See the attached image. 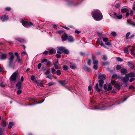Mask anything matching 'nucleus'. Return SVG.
I'll list each match as a JSON object with an SVG mask.
<instances>
[{
    "mask_svg": "<svg viewBox=\"0 0 135 135\" xmlns=\"http://www.w3.org/2000/svg\"><path fill=\"white\" fill-rule=\"evenodd\" d=\"M115 86L116 88H117L118 90H120V87L119 84H116Z\"/></svg>",
    "mask_w": 135,
    "mask_h": 135,
    "instance_id": "nucleus-38",
    "label": "nucleus"
},
{
    "mask_svg": "<svg viewBox=\"0 0 135 135\" xmlns=\"http://www.w3.org/2000/svg\"><path fill=\"white\" fill-rule=\"evenodd\" d=\"M130 34V32H128L126 34L125 37L126 39H127L129 38V36Z\"/></svg>",
    "mask_w": 135,
    "mask_h": 135,
    "instance_id": "nucleus-32",
    "label": "nucleus"
},
{
    "mask_svg": "<svg viewBox=\"0 0 135 135\" xmlns=\"http://www.w3.org/2000/svg\"><path fill=\"white\" fill-rule=\"evenodd\" d=\"M129 89H134V88L133 85H131L129 87Z\"/></svg>",
    "mask_w": 135,
    "mask_h": 135,
    "instance_id": "nucleus-58",
    "label": "nucleus"
},
{
    "mask_svg": "<svg viewBox=\"0 0 135 135\" xmlns=\"http://www.w3.org/2000/svg\"><path fill=\"white\" fill-rule=\"evenodd\" d=\"M104 88L105 91H107V86L105 84H104Z\"/></svg>",
    "mask_w": 135,
    "mask_h": 135,
    "instance_id": "nucleus-61",
    "label": "nucleus"
},
{
    "mask_svg": "<svg viewBox=\"0 0 135 135\" xmlns=\"http://www.w3.org/2000/svg\"><path fill=\"white\" fill-rule=\"evenodd\" d=\"M58 50L57 51V52L59 54H61L63 53L64 54H68L69 52L68 50L63 47H57Z\"/></svg>",
    "mask_w": 135,
    "mask_h": 135,
    "instance_id": "nucleus-3",
    "label": "nucleus"
},
{
    "mask_svg": "<svg viewBox=\"0 0 135 135\" xmlns=\"http://www.w3.org/2000/svg\"><path fill=\"white\" fill-rule=\"evenodd\" d=\"M5 130H3L1 128H0V135H3V132Z\"/></svg>",
    "mask_w": 135,
    "mask_h": 135,
    "instance_id": "nucleus-31",
    "label": "nucleus"
},
{
    "mask_svg": "<svg viewBox=\"0 0 135 135\" xmlns=\"http://www.w3.org/2000/svg\"><path fill=\"white\" fill-rule=\"evenodd\" d=\"M11 9V8L10 7H7L5 8V10L6 11H9Z\"/></svg>",
    "mask_w": 135,
    "mask_h": 135,
    "instance_id": "nucleus-63",
    "label": "nucleus"
},
{
    "mask_svg": "<svg viewBox=\"0 0 135 135\" xmlns=\"http://www.w3.org/2000/svg\"><path fill=\"white\" fill-rule=\"evenodd\" d=\"M121 73L123 74H124L127 72V71L126 69L124 68L121 69L120 70Z\"/></svg>",
    "mask_w": 135,
    "mask_h": 135,
    "instance_id": "nucleus-19",
    "label": "nucleus"
},
{
    "mask_svg": "<svg viewBox=\"0 0 135 135\" xmlns=\"http://www.w3.org/2000/svg\"><path fill=\"white\" fill-rule=\"evenodd\" d=\"M70 67L71 69L75 70L77 68V66L75 64L71 62H70Z\"/></svg>",
    "mask_w": 135,
    "mask_h": 135,
    "instance_id": "nucleus-9",
    "label": "nucleus"
},
{
    "mask_svg": "<svg viewBox=\"0 0 135 135\" xmlns=\"http://www.w3.org/2000/svg\"><path fill=\"white\" fill-rule=\"evenodd\" d=\"M7 124L8 123L5 121H2L1 122V125L3 127H5Z\"/></svg>",
    "mask_w": 135,
    "mask_h": 135,
    "instance_id": "nucleus-23",
    "label": "nucleus"
},
{
    "mask_svg": "<svg viewBox=\"0 0 135 135\" xmlns=\"http://www.w3.org/2000/svg\"><path fill=\"white\" fill-rule=\"evenodd\" d=\"M122 15H117L116 17L118 19H120L122 18Z\"/></svg>",
    "mask_w": 135,
    "mask_h": 135,
    "instance_id": "nucleus-51",
    "label": "nucleus"
},
{
    "mask_svg": "<svg viewBox=\"0 0 135 135\" xmlns=\"http://www.w3.org/2000/svg\"><path fill=\"white\" fill-rule=\"evenodd\" d=\"M56 50L54 49H52L49 50V52L48 53L49 55H51L54 53H56Z\"/></svg>",
    "mask_w": 135,
    "mask_h": 135,
    "instance_id": "nucleus-14",
    "label": "nucleus"
},
{
    "mask_svg": "<svg viewBox=\"0 0 135 135\" xmlns=\"http://www.w3.org/2000/svg\"><path fill=\"white\" fill-rule=\"evenodd\" d=\"M124 52L126 54H128V49L127 48H125L124 49Z\"/></svg>",
    "mask_w": 135,
    "mask_h": 135,
    "instance_id": "nucleus-39",
    "label": "nucleus"
},
{
    "mask_svg": "<svg viewBox=\"0 0 135 135\" xmlns=\"http://www.w3.org/2000/svg\"><path fill=\"white\" fill-rule=\"evenodd\" d=\"M7 55L1 53L0 55V59L1 60H5L7 57Z\"/></svg>",
    "mask_w": 135,
    "mask_h": 135,
    "instance_id": "nucleus-11",
    "label": "nucleus"
},
{
    "mask_svg": "<svg viewBox=\"0 0 135 135\" xmlns=\"http://www.w3.org/2000/svg\"><path fill=\"white\" fill-rule=\"evenodd\" d=\"M59 83L62 85H64L66 84L67 83V82L66 81L62 80V81H59Z\"/></svg>",
    "mask_w": 135,
    "mask_h": 135,
    "instance_id": "nucleus-18",
    "label": "nucleus"
},
{
    "mask_svg": "<svg viewBox=\"0 0 135 135\" xmlns=\"http://www.w3.org/2000/svg\"><path fill=\"white\" fill-rule=\"evenodd\" d=\"M116 59L118 61L121 62L123 61V60L120 57H117L116 58Z\"/></svg>",
    "mask_w": 135,
    "mask_h": 135,
    "instance_id": "nucleus-35",
    "label": "nucleus"
},
{
    "mask_svg": "<svg viewBox=\"0 0 135 135\" xmlns=\"http://www.w3.org/2000/svg\"><path fill=\"white\" fill-rule=\"evenodd\" d=\"M112 89V87L111 86V85L110 84H109L108 86V88H107V91H109L111 90Z\"/></svg>",
    "mask_w": 135,
    "mask_h": 135,
    "instance_id": "nucleus-29",
    "label": "nucleus"
},
{
    "mask_svg": "<svg viewBox=\"0 0 135 135\" xmlns=\"http://www.w3.org/2000/svg\"><path fill=\"white\" fill-rule=\"evenodd\" d=\"M99 79L100 80H103L105 79V75L104 74L99 75L98 77Z\"/></svg>",
    "mask_w": 135,
    "mask_h": 135,
    "instance_id": "nucleus-16",
    "label": "nucleus"
},
{
    "mask_svg": "<svg viewBox=\"0 0 135 135\" xmlns=\"http://www.w3.org/2000/svg\"><path fill=\"white\" fill-rule=\"evenodd\" d=\"M56 74L58 75H60L61 74V72L60 70H58L56 72Z\"/></svg>",
    "mask_w": 135,
    "mask_h": 135,
    "instance_id": "nucleus-36",
    "label": "nucleus"
},
{
    "mask_svg": "<svg viewBox=\"0 0 135 135\" xmlns=\"http://www.w3.org/2000/svg\"><path fill=\"white\" fill-rule=\"evenodd\" d=\"M55 84V83L54 82H50L48 84V85L49 86H51Z\"/></svg>",
    "mask_w": 135,
    "mask_h": 135,
    "instance_id": "nucleus-40",
    "label": "nucleus"
},
{
    "mask_svg": "<svg viewBox=\"0 0 135 135\" xmlns=\"http://www.w3.org/2000/svg\"><path fill=\"white\" fill-rule=\"evenodd\" d=\"M128 75L129 77H133L135 76V74L133 72H131L128 73V74H126V75L127 76Z\"/></svg>",
    "mask_w": 135,
    "mask_h": 135,
    "instance_id": "nucleus-17",
    "label": "nucleus"
},
{
    "mask_svg": "<svg viewBox=\"0 0 135 135\" xmlns=\"http://www.w3.org/2000/svg\"><path fill=\"white\" fill-rule=\"evenodd\" d=\"M132 22L131 20H127V22L128 24L131 25Z\"/></svg>",
    "mask_w": 135,
    "mask_h": 135,
    "instance_id": "nucleus-41",
    "label": "nucleus"
},
{
    "mask_svg": "<svg viewBox=\"0 0 135 135\" xmlns=\"http://www.w3.org/2000/svg\"><path fill=\"white\" fill-rule=\"evenodd\" d=\"M97 42L98 43H99L100 45L101 46H103L104 47H105V46L102 42L101 41H100L98 39L97 41Z\"/></svg>",
    "mask_w": 135,
    "mask_h": 135,
    "instance_id": "nucleus-27",
    "label": "nucleus"
},
{
    "mask_svg": "<svg viewBox=\"0 0 135 135\" xmlns=\"http://www.w3.org/2000/svg\"><path fill=\"white\" fill-rule=\"evenodd\" d=\"M121 68V66L119 65H117L116 67V69L117 70H119Z\"/></svg>",
    "mask_w": 135,
    "mask_h": 135,
    "instance_id": "nucleus-45",
    "label": "nucleus"
},
{
    "mask_svg": "<svg viewBox=\"0 0 135 135\" xmlns=\"http://www.w3.org/2000/svg\"><path fill=\"white\" fill-rule=\"evenodd\" d=\"M135 80V78H131L129 80V81L130 82H132L133 81H134Z\"/></svg>",
    "mask_w": 135,
    "mask_h": 135,
    "instance_id": "nucleus-60",
    "label": "nucleus"
},
{
    "mask_svg": "<svg viewBox=\"0 0 135 135\" xmlns=\"http://www.w3.org/2000/svg\"><path fill=\"white\" fill-rule=\"evenodd\" d=\"M41 63H39L38 64V66H37L38 68V69H40L41 67Z\"/></svg>",
    "mask_w": 135,
    "mask_h": 135,
    "instance_id": "nucleus-62",
    "label": "nucleus"
},
{
    "mask_svg": "<svg viewBox=\"0 0 135 135\" xmlns=\"http://www.w3.org/2000/svg\"><path fill=\"white\" fill-rule=\"evenodd\" d=\"M61 38L63 41L67 40L69 42H73L74 41V38L72 36H68L67 34L65 33L62 34L61 36Z\"/></svg>",
    "mask_w": 135,
    "mask_h": 135,
    "instance_id": "nucleus-2",
    "label": "nucleus"
},
{
    "mask_svg": "<svg viewBox=\"0 0 135 135\" xmlns=\"http://www.w3.org/2000/svg\"><path fill=\"white\" fill-rule=\"evenodd\" d=\"M108 38H103V41L104 42H107L108 41Z\"/></svg>",
    "mask_w": 135,
    "mask_h": 135,
    "instance_id": "nucleus-52",
    "label": "nucleus"
},
{
    "mask_svg": "<svg viewBox=\"0 0 135 135\" xmlns=\"http://www.w3.org/2000/svg\"><path fill=\"white\" fill-rule=\"evenodd\" d=\"M0 19H1L2 21L4 22L8 19V16L6 15L2 16L1 17H0Z\"/></svg>",
    "mask_w": 135,
    "mask_h": 135,
    "instance_id": "nucleus-10",
    "label": "nucleus"
},
{
    "mask_svg": "<svg viewBox=\"0 0 135 135\" xmlns=\"http://www.w3.org/2000/svg\"><path fill=\"white\" fill-rule=\"evenodd\" d=\"M95 89L98 92H99L100 91V89L98 88V84H97L95 87Z\"/></svg>",
    "mask_w": 135,
    "mask_h": 135,
    "instance_id": "nucleus-26",
    "label": "nucleus"
},
{
    "mask_svg": "<svg viewBox=\"0 0 135 135\" xmlns=\"http://www.w3.org/2000/svg\"><path fill=\"white\" fill-rule=\"evenodd\" d=\"M9 54L11 55L9 59V66L12 67L14 65L13 61L14 59V55L13 54V53L12 52H9Z\"/></svg>",
    "mask_w": 135,
    "mask_h": 135,
    "instance_id": "nucleus-4",
    "label": "nucleus"
},
{
    "mask_svg": "<svg viewBox=\"0 0 135 135\" xmlns=\"http://www.w3.org/2000/svg\"><path fill=\"white\" fill-rule=\"evenodd\" d=\"M127 7L125 6L123 7L121 9V12L123 13L126 12L127 11Z\"/></svg>",
    "mask_w": 135,
    "mask_h": 135,
    "instance_id": "nucleus-22",
    "label": "nucleus"
},
{
    "mask_svg": "<svg viewBox=\"0 0 135 135\" xmlns=\"http://www.w3.org/2000/svg\"><path fill=\"white\" fill-rule=\"evenodd\" d=\"M104 57L103 58V59L104 60H106L107 59V57L106 55H103Z\"/></svg>",
    "mask_w": 135,
    "mask_h": 135,
    "instance_id": "nucleus-53",
    "label": "nucleus"
},
{
    "mask_svg": "<svg viewBox=\"0 0 135 135\" xmlns=\"http://www.w3.org/2000/svg\"><path fill=\"white\" fill-rule=\"evenodd\" d=\"M46 78H48L51 80H52V76H51V75H50V74H49V75H47L46 76Z\"/></svg>",
    "mask_w": 135,
    "mask_h": 135,
    "instance_id": "nucleus-43",
    "label": "nucleus"
},
{
    "mask_svg": "<svg viewBox=\"0 0 135 135\" xmlns=\"http://www.w3.org/2000/svg\"><path fill=\"white\" fill-rule=\"evenodd\" d=\"M50 73V72L49 70L47 69L46 70V71L45 73V75H48Z\"/></svg>",
    "mask_w": 135,
    "mask_h": 135,
    "instance_id": "nucleus-42",
    "label": "nucleus"
},
{
    "mask_svg": "<svg viewBox=\"0 0 135 135\" xmlns=\"http://www.w3.org/2000/svg\"><path fill=\"white\" fill-rule=\"evenodd\" d=\"M113 105H110L108 106H107L105 105H103L102 106V108H100V107L102 106V104H100L99 105L98 107H95L94 108V109L96 110H105L107 109L108 107H110L113 106Z\"/></svg>",
    "mask_w": 135,
    "mask_h": 135,
    "instance_id": "nucleus-7",
    "label": "nucleus"
},
{
    "mask_svg": "<svg viewBox=\"0 0 135 135\" xmlns=\"http://www.w3.org/2000/svg\"><path fill=\"white\" fill-rule=\"evenodd\" d=\"M61 54H56V57L58 58H59L61 57Z\"/></svg>",
    "mask_w": 135,
    "mask_h": 135,
    "instance_id": "nucleus-57",
    "label": "nucleus"
},
{
    "mask_svg": "<svg viewBox=\"0 0 135 135\" xmlns=\"http://www.w3.org/2000/svg\"><path fill=\"white\" fill-rule=\"evenodd\" d=\"M21 89H18V90L17 91V94L19 95L22 93V91L21 90Z\"/></svg>",
    "mask_w": 135,
    "mask_h": 135,
    "instance_id": "nucleus-47",
    "label": "nucleus"
},
{
    "mask_svg": "<svg viewBox=\"0 0 135 135\" xmlns=\"http://www.w3.org/2000/svg\"><path fill=\"white\" fill-rule=\"evenodd\" d=\"M105 44V45L108 46H110L111 45L110 43L108 42H106Z\"/></svg>",
    "mask_w": 135,
    "mask_h": 135,
    "instance_id": "nucleus-64",
    "label": "nucleus"
},
{
    "mask_svg": "<svg viewBox=\"0 0 135 135\" xmlns=\"http://www.w3.org/2000/svg\"><path fill=\"white\" fill-rule=\"evenodd\" d=\"M0 86L2 88H4L5 86V85L3 84L2 83H0Z\"/></svg>",
    "mask_w": 135,
    "mask_h": 135,
    "instance_id": "nucleus-56",
    "label": "nucleus"
},
{
    "mask_svg": "<svg viewBox=\"0 0 135 135\" xmlns=\"http://www.w3.org/2000/svg\"><path fill=\"white\" fill-rule=\"evenodd\" d=\"M51 70L52 71V73L53 74H55L56 73V70L54 68H51Z\"/></svg>",
    "mask_w": 135,
    "mask_h": 135,
    "instance_id": "nucleus-33",
    "label": "nucleus"
},
{
    "mask_svg": "<svg viewBox=\"0 0 135 135\" xmlns=\"http://www.w3.org/2000/svg\"><path fill=\"white\" fill-rule=\"evenodd\" d=\"M127 63L128 65L130 68L132 69H133L134 68V66L132 61L128 62Z\"/></svg>",
    "mask_w": 135,
    "mask_h": 135,
    "instance_id": "nucleus-15",
    "label": "nucleus"
},
{
    "mask_svg": "<svg viewBox=\"0 0 135 135\" xmlns=\"http://www.w3.org/2000/svg\"><path fill=\"white\" fill-rule=\"evenodd\" d=\"M97 65H94V66L93 67V68L95 70H97L98 69Z\"/></svg>",
    "mask_w": 135,
    "mask_h": 135,
    "instance_id": "nucleus-55",
    "label": "nucleus"
},
{
    "mask_svg": "<svg viewBox=\"0 0 135 135\" xmlns=\"http://www.w3.org/2000/svg\"><path fill=\"white\" fill-rule=\"evenodd\" d=\"M15 40L18 41L21 43H23L25 42V40L24 39L22 38H16Z\"/></svg>",
    "mask_w": 135,
    "mask_h": 135,
    "instance_id": "nucleus-20",
    "label": "nucleus"
},
{
    "mask_svg": "<svg viewBox=\"0 0 135 135\" xmlns=\"http://www.w3.org/2000/svg\"><path fill=\"white\" fill-rule=\"evenodd\" d=\"M47 65H49L50 66H51L52 65L51 63V62L50 61H47Z\"/></svg>",
    "mask_w": 135,
    "mask_h": 135,
    "instance_id": "nucleus-59",
    "label": "nucleus"
},
{
    "mask_svg": "<svg viewBox=\"0 0 135 135\" xmlns=\"http://www.w3.org/2000/svg\"><path fill=\"white\" fill-rule=\"evenodd\" d=\"M21 22L22 23L23 25L26 27H28L29 26H33L32 23L28 22L23 20H21Z\"/></svg>",
    "mask_w": 135,
    "mask_h": 135,
    "instance_id": "nucleus-5",
    "label": "nucleus"
},
{
    "mask_svg": "<svg viewBox=\"0 0 135 135\" xmlns=\"http://www.w3.org/2000/svg\"><path fill=\"white\" fill-rule=\"evenodd\" d=\"M120 6L119 4L118 3H117L116 4L115 6V8H118L120 7Z\"/></svg>",
    "mask_w": 135,
    "mask_h": 135,
    "instance_id": "nucleus-49",
    "label": "nucleus"
},
{
    "mask_svg": "<svg viewBox=\"0 0 135 135\" xmlns=\"http://www.w3.org/2000/svg\"><path fill=\"white\" fill-rule=\"evenodd\" d=\"M92 88V86L91 85H90L88 86V90L89 91H90Z\"/></svg>",
    "mask_w": 135,
    "mask_h": 135,
    "instance_id": "nucleus-46",
    "label": "nucleus"
},
{
    "mask_svg": "<svg viewBox=\"0 0 135 135\" xmlns=\"http://www.w3.org/2000/svg\"><path fill=\"white\" fill-rule=\"evenodd\" d=\"M22 83L20 82H18L16 84V88L18 89H22Z\"/></svg>",
    "mask_w": 135,
    "mask_h": 135,
    "instance_id": "nucleus-12",
    "label": "nucleus"
},
{
    "mask_svg": "<svg viewBox=\"0 0 135 135\" xmlns=\"http://www.w3.org/2000/svg\"><path fill=\"white\" fill-rule=\"evenodd\" d=\"M17 60L18 62V63H21L22 62V60L20 58L19 56L17 57Z\"/></svg>",
    "mask_w": 135,
    "mask_h": 135,
    "instance_id": "nucleus-30",
    "label": "nucleus"
},
{
    "mask_svg": "<svg viewBox=\"0 0 135 135\" xmlns=\"http://www.w3.org/2000/svg\"><path fill=\"white\" fill-rule=\"evenodd\" d=\"M57 63H58V61H57L52 64L54 65L55 68L56 69H59V67L57 65Z\"/></svg>",
    "mask_w": 135,
    "mask_h": 135,
    "instance_id": "nucleus-24",
    "label": "nucleus"
},
{
    "mask_svg": "<svg viewBox=\"0 0 135 135\" xmlns=\"http://www.w3.org/2000/svg\"><path fill=\"white\" fill-rule=\"evenodd\" d=\"M63 68L64 70H66L68 69V67L66 65H64L63 66Z\"/></svg>",
    "mask_w": 135,
    "mask_h": 135,
    "instance_id": "nucleus-34",
    "label": "nucleus"
},
{
    "mask_svg": "<svg viewBox=\"0 0 135 135\" xmlns=\"http://www.w3.org/2000/svg\"><path fill=\"white\" fill-rule=\"evenodd\" d=\"M35 77L34 75H32L31 77V80L33 81H34L35 80Z\"/></svg>",
    "mask_w": 135,
    "mask_h": 135,
    "instance_id": "nucleus-50",
    "label": "nucleus"
},
{
    "mask_svg": "<svg viewBox=\"0 0 135 135\" xmlns=\"http://www.w3.org/2000/svg\"><path fill=\"white\" fill-rule=\"evenodd\" d=\"M13 125V123L10 122L9 124L8 128L9 129H11L12 128V127Z\"/></svg>",
    "mask_w": 135,
    "mask_h": 135,
    "instance_id": "nucleus-28",
    "label": "nucleus"
},
{
    "mask_svg": "<svg viewBox=\"0 0 135 135\" xmlns=\"http://www.w3.org/2000/svg\"><path fill=\"white\" fill-rule=\"evenodd\" d=\"M92 58L94 64L97 65L98 63V61L97 60L96 58L95 57L93 56H92Z\"/></svg>",
    "mask_w": 135,
    "mask_h": 135,
    "instance_id": "nucleus-13",
    "label": "nucleus"
},
{
    "mask_svg": "<svg viewBox=\"0 0 135 135\" xmlns=\"http://www.w3.org/2000/svg\"><path fill=\"white\" fill-rule=\"evenodd\" d=\"M47 60L46 59H43L41 61V63H43L45 62H47Z\"/></svg>",
    "mask_w": 135,
    "mask_h": 135,
    "instance_id": "nucleus-54",
    "label": "nucleus"
},
{
    "mask_svg": "<svg viewBox=\"0 0 135 135\" xmlns=\"http://www.w3.org/2000/svg\"><path fill=\"white\" fill-rule=\"evenodd\" d=\"M18 75V72L16 71L13 73L10 77V80L12 81H15L16 80Z\"/></svg>",
    "mask_w": 135,
    "mask_h": 135,
    "instance_id": "nucleus-6",
    "label": "nucleus"
},
{
    "mask_svg": "<svg viewBox=\"0 0 135 135\" xmlns=\"http://www.w3.org/2000/svg\"><path fill=\"white\" fill-rule=\"evenodd\" d=\"M92 15L94 19L96 21H100L103 18L102 13L99 10H95L93 11Z\"/></svg>",
    "mask_w": 135,
    "mask_h": 135,
    "instance_id": "nucleus-1",
    "label": "nucleus"
},
{
    "mask_svg": "<svg viewBox=\"0 0 135 135\" xmlns=\"http://www.w3.org/2000/svg\"><path fill=\"white\" fill-rule=\"evenodd\" d=\"M84 69L85 70V71H88L89 72L91 71V70L90 69V68H89L87 67H86V66L84 67Z\"/></svg>",
    "mask_w": 135,
    "mask_h": 135,
    "instance_id": "nucleus-25",
    "label": "nucleus"
},
{
    "mask_svg": "<svg viewBox=\"0 0 135 135\" xmlns=\"http://www.w3.org/2000/svg\"><path fill=\"white\" fill-rule=\"evenodd\" d=\"M117 76V75L116 74H113L112 76V79H114L116 78Z\"/></svg>",
    "mask_w": 135,
    "mask_h": 135,
    "instance_id": "nucleus-48",
    "label": "nucleus"
},
{
    "mask_svg": "<svg viewBox=\"0 0 135 135\" xmlns=\"http://www.w3.org/2000/svg\"><path fill=\"white\" fill-rule=\"evenodd\" d=\"M99 85L100 87H102L104 83V81L103 80H99Z\"/></svg>",
    "mask_w": 135,
    "mask_h": 135,
    "instance_id": "nucleus-21",
    "label": "nucleus"
},
{
    "mask_svg": "<svg viewBox=\"0 0 135 135\" xmlns=\"http://www.w3.org/2000/svg\"><path fill=\"white\" fill-rule=\"evenodd\" d=\"M111 35L114 37H115L117 35V34L115 32H112L111 33Z\"/></svg>",
    "mask_w": 135,
    "mask_h": 135,
    "instance_id": "nucleus-37",
    "label": "nucleus"
},
{
    "mask_svg": "<svg viewBox=\"0 0 135 135\" xmlns=\"http://www.w3.org/2000/svg\"><path fill=\"white\" fill-rule=\"evenodd\" d=\"M87 64L88 65L90 66L91 64V61L90 59H88L87 60Z\"/></svg>",
    "mask_w": 135,
    "mask_h": 135,
    "instance_id": "nucleus-44",
    "label": "nucleus"
},
{
    "mask_svg": "<svg viewBox=\"0 0 135 135\" xmlns=\"http://www.w3.org/2000/svg\"><path fill=\"white\" fill-rule=\"evenodd\" d=\"M117 77L119 79H121V80L125 83L127 82L129 80L128 78L127 77V76L123 77L120 76H118Z\"/></svg>",
    "mask_w": 135,
    "mask_h": 135,
    "instance_id": "nucleus-8",
    "label": "nucleus"
}]
</instances>
